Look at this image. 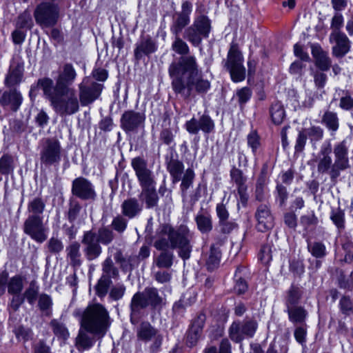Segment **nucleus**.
Wrapping results in <instances>:
<instances>
[{
	"mask_svg": "<svg viewBox=\"0 0 353 353\" xmlns=\"http://www.w3.org/2000/svg\"><path fill=\"white\" fill-rule=\"evenodd\" d=\"M169 73L172 78L173 89L176 92H182L185 87L189 90L194 88L198 92H205L210 88V81L203 79L199 73L194 57H182L179 63H172Z\"/></svg>",
	"mask_w": 353,
	"mask_h": 353,
	"instance_id": "obj_1",
	"label": "nucleus"
},
{
	"mask_svg": "<svg viewBox=\"0 0 353 353\" xmlns=\"http://www.w3.org/2000/svg\"><path fill=\"white\" fill-rule=\"evenodd\" d=\"M39 85L57 113L61 115L72 114L78 111L79 100L73 88L62 92H52V80L48 78L39 80Z\"/></svg>",
	"mask_w": 353,
	"mask_h": 353,
	"instance_id": "obj_2",
	"label": "nucleus"
},
{
	"mask_svg": "<svg viewBox=\"0 0 353 353\" xmlns=\"http://www.w3.org/2000/svg\"><path fill=\"white\" fill-rule=\"evenodd\" d=\"M154 246L158 250L179 248V255L183 259L190 256V246L189 240L185 234L175 232L168 225H162L157 234Z\"/></svg>",
	"mask_w": 353,
	"mask_h": 353,
	"instance_id": "obj_3",
	"label": "nucleus"
},
{
	"mask_svg": "<svg viewBox=\"0 0 353 353\" xmlns=\"http://www.w3.org/2000/svg\"><path fill=\"white\" fill-rule=\"evenodd\" d=\"M81 324L86 331L103 336L110 325L108 313L101 304L89 305L83 314Z\"/></svg>",
	"mask_w": 353,
	"mask_h": 353,
	"instance_id": "obj_4",
	"label": "nucleus"
},
{
	"mask_svg": "<svg viewBox=\"0 0 353 353\" xmlns=\"http://www.w3.org/2000/svg\"><path fill=\"white\" fill-rule=\"evenodd\" d=\"M211 25L209 19L203 15L195 17L192 26L185 31L184 37L194 46L201 43L202 39L208 37Z\"/></svg>",
	"mask_w": 353,
	"mask_h": 353,
	"instance_id": "obj_5",
	"label": "nucleus"
},
{
	"mask_svg": "<svg viewBox=\"0 0 353 353\" xmlns=\"http://www.w3.org/2000/svg\"><path fill=\"white\" fill-rule=\"evenodd\" d=\"M243 58L235 46H232L228 55V68L230 70L232 80L241 82L245 79V68L243 65Z\"/></svg>",
	"mask_w": 353,
	"mask_h": 353,
	"instance_id": "obj_6",
	"label": "nucleus"
},
{
	"mask_svg": "<svg viewBox=\"0 0 353 353\" xmlns=\"http://www.w3.org/2000/svg\"><path fill=\"white\" fill-rule=\"evenodd\" d=\"M256 328L257 324L254 321H248L242 323L234 322L229 329V335L233 341L239 343L246 337L253 336Z\"/></svg>",
	"mask_w": 353,
	"mask_h": 353,
	"instance_id": "obj_7",
	"label": "nucleus"
},
{
	"mask_svg": "<svg viewBox=\"0 0 353 353\" xmlns=\"http://www.w3.org/2000/svg\"><path fill=\"white\" fill-rule=\"evenodd\" d=\"M58 17V9L54 3H43L34 12L36 21L43 26L54 25Z\"/></svg>",
	"mask_w": 353,
	"mask_h": 353,
	"instance_id": "obj_8",
	"label": "nucleus"
},
{
	"mask_svg": "<svg viewBox=\"0 0 353 353\" xmlns=\"http://www.w3.org/2000/svg\"><path fill=\"white\" fill-rule=\"evenodd\" d=\"M24 231L37 242L41 243L47 239V230L43 225L42 219L37 215H32L26 221Z\"/></svg>",
	"mask_w": 353,
	"mask_h": 353,
	"instance_id": "obj_9",
	"label": "nucleus"
},
{
	"mask_svg": "<svg viewBox=\"0 0 353 353\" xmlns=\"http://www.w3.org/2000/svg\"><path fill=\"white\" fill-rule=\"evenodd\" d=\"M131 165L135 172L140 186L154 183L152 171L148 168L147 161L141 157H135L131 161Z\"/></svg>",
	"mask_w": 353,
	"mask_h": 353,
	"instance_id": "obj_10",
	"label": "nucleus"
},
{
	"mask_svg": "<svg viewBox=\"0 0 353 353\" xmlns=\"http://www.w3.org/2000/svg\"><path fill=\"white\" fill-rule=\"evenodd\" d=\"M89 79L85 78L79 85V99L82 105H87L96 100L101 94V85L92 83L89 86Z\"/></svg>",
	"mask_w": 353,
	"mask_h": 353,
	"instance_id": "obj_11",
	"label": "nucleus"
},
{
	"mask_svg": "<svg viewBox=\"0 0 353 353\" xmlns=\"http://www.w3.org/2000/svg\"><path fill=\"white\" fill-rule=\"evenodd\" d=\"M77 77L76 71L71 64H65L59 71L56 78V85L52 83V92H62L64 90L70 89L71 85Z\"/></svg>",
	"mask_w": 353,
	"mask_h": 353,
	"instance_id": "obj_12",
	"label": "nucleus"
},
{
	"mask_svg": "<svg viewBox=\"0 0 353 353\" xmlns=\"http://www.w3.org/2000/svg\"><path fill=\"white\" fill-rule=\"evenodd\" d=\"M335 157L334 163L332 165V172L336 173L348 168V148L345 141H342L335 145L334 148Z\"/></svg>",
	"mask_w": 353,
	"mask_h": 353,
	"instance_id": "obj_13",
	"label": "nucleus"
},
{
	"mask_svg": "<svg viewBox=\"0 0 353 353\" xmlns=\"http://www.w3.org/2000/svg\"><path fill=\"white\" fill-rule=\"evenodd\" d=\"M72 193L82 199H92L96 195L92 183L82 177L77 178L73 181Z\"/></svg>",
	"mask_w": 353,
	"mask_h": 353,
	"instance_id": "obj_14",
	"label": "nucleus"
},
{
	"mask_svg": "<svg viewBox=\"0 0 353 353\" xmlns=\"http://www.w3.org/2000/svg\"><path fill=\"white\" fill-rule=\"evenodd\" d=\"M161 302V298L159 296L156 289H147L144 294H136L132 300L133 307H145L148 305H156Z\"/></svg>",
	"mask_w": 353,
	"mask_h": 353,
	"instance_id": "obj_15",
	"label": "nucleus"
},
{
	"mask_svg": "<svg viewBox=\"0 0 353 353\" xmlns=\"http://www.w3.org/2000/svg\"><path fill=\"white\" fill-rule=\"evenodd\" d=\"M137 337L139 340L148 342L154 339V345L156 348L161 345L162 336L158 334V331L149 323L143 322L137 328Z\"/></svg>",
	"mask_w": 353,
	"mask_h": 353,
	"instance_id": "obj_16",
	"label": "nucleus"
},
{
	"mask_svg": "<svg viewBox=\"0 0 353 353\" xmlns=\"http://www.w3.org/2000/svg\"><path fill=\"white\" fill-rule=\"evenodd\" d=\"M331 42H335L333 47V54L337 57H342L347 54L350 50V41L343 33L334 30L330 36Z\"/></svg>",
	"mask_w": 353,
	"mask_h": 353,
	"instance_id": "obj_17",
	"label": "nucleus"
},
{
	"mask_svg": "<svg viewBox=\"0 0 353 353\" xmlns=\"http://www.w3.org/2000/svg\"><path fill=\"white\" fill-rule=\"evenodd\" d=\"M332 152L330 143L323 144L316 157L318 171L321 173L327 172L330 169L332 172V160L330 156Z\"/></svg>",
	"mask_w": 353,
	"mask_h": 353,
	"instance_id": "obj_18",
	"label": "nucleus"
},
{
	"mask_svg": "<svg viewBox=\"0 0 353 353\" xmlns=\"http://www.w3.org/2000/svg\"><path fill=\"white\" fill-rule=\"evenodd\" d=\"M83 243L85 245V254L89 260H92L99 256L101 247L98 244L97 238L91 232L85 234Z\"/></svg>",
	"mask_w": 353,
	"mask_h": 353,
	"instance_id": "obj_19",
	"label": "nucleus"
},
{
	"mask_svg": "<svg viewBox=\"0 0 353 353\" xmlns=\"http://www.w3.org/2000/svg\"><path fill=\"white\" fill-rule=\"evenodd\" d=\"M60 145L57 141H48L41 154V161L46 163H52L59 160Z\"/></svg>",
	"mask_w": 353,
	"mask_h": 353,
	"instance_id": "obj_20",
	"label": "nucleus"
},
{
	"mask_svg": "<svg viewBox=\"0 0 353 353\" xmlns=\"http://www.w3.org/2000/svg\"><path fill=\"white\" fill-rule=\"evenodd\" d=\"M257 229L263 232L273 227V217L266 206H261L256 212Z\"/></svg>",
	"mask_w": 353,
	"mask_h": 353,
	"instance_id": "obj_21",
	"label": "nucleus"
},
{
	"mask_svg": "<svg viewBox=\"0 0 353 353\" xmlns=\"http://www.w3.org/2000/svg\"><path fill=\"white\" fill-rule=\"evenodd\" d=\"M145 117L140 113L127 112L122 117V125L125 130L131 131L143 123Z\"/></svg>",
	"mask_w": 353,
	"mask_h": 353,
	"instance_id": "obj_22",
	"label": "nucleus"
},
{
	"mask_svg": "<svg viewBox=\"0 0 353 353\" xmlns=\"http://www.w3.org/2000/svg\"><path fill=\"white\" fill-rule=\"evenodd\" d=\"M156 183L145 186H141L142 191L140 199L145 201L148 208L155 206L158 201V196L156 192Z\"/></svg>",
	"mask_w": 353,
	"mask_h": 353,
	"instance_id": "obj_23",
	"label": "nucleus"
},
{
	"mask_svg": "<svg viewBox=\"0 0 353 353\" xmlns=\"http://www.w3.org/2000/svg\"><path fill=\"white\" fill-rule=\"evenodd\" d=\"M311 48L312 54L316 59V65L322 70H327L331 65L327 53L323 51L318 45H312Z\"/></svg>",
	"mask_w": 353,
	"mask_h": 353,
	"instance_id": "obj_24",
	"label": "nucleus"
},
{
	"mask_svg": "<svg viewBox=\"0 0 353 353\" xmlns=\"http://www.w3.org/2000/svg\"><path fill=\"white\" fill-rule=\"evenodd\" d=\"M21 102V94L17 90L5 92L1 100V103L3 105L9 106L14 111H16L19 108Z\"/></svg>",
	"mask_w": 353,
	"mask_h": 353,
	"instance_id": "obj_25",
	"label": "nucleus"
},
{
	"mask_svg": "<svg viewBox=\"0 0 353 353\" xmlns=\"http://www.w3.org/2000/svg\"><path fill=\"white\" fill-rule=\"evenodd\" d=\"M141 210V207L135 199H130L125 201L122 204L123 214L132 219Z\"/></svg>",
	"mask_w": 353,
	"mask_h": 353,
	"instance_id": "obj_26",
	"label": "nucleus"
},
{
	"mask_svg": "<svg viewBox=\"0 0 353 353\" xmlns=\"http://www.w3.org/2000/svg\"><path fill=\"white\" fill-rule=\"evenodd\" d=\"M290 321L293 323H302L307 316L306 310L301 306H290L288 307Z\"/></svg>",
	"mask_w": 353,
	"mask_h": 353,
	"instance_id": "obj_27",
	"label": "nucleus"
},
{
	"mask_svg": "<svg viewBox=\"0 0 353 353\" xmlns=\"http://www.w3.org/2000/svg\"><path fill=\"white\" fill-rule=\"evenodd\" d=\"M183 168V164L179 161L172 160L169 162L168 170L173 178V182L176 183L181 180Z\"/></svg>",
	"mask_w": 353,
	"mask_h": 353,
	"instance_id": "obj_28",
	"label": "nucleus"
},
{
	"mask_svg": "<svg viewBox=\"0 0 353 353\" xmlns=\"http://www.w3.org/2000/svg\"><path fill=\"white\" fill-rule=\"evenodd\" d=\"M190 17H186L180 14H177V18L173 22L170 28V31L174 35H178L182 30L189 23Z\"/></svg>",
	"mask_w": 353,
	"mask_h": 353,
	"instance_id": "obj_29",
	"label": "nucleus"
},
{
	"mask_svg": "<svg viewBox=\"0 0 353 353\" xmlns=\"http://www.w3.org/2000/svg\"><path fill=\"white\" fill-rule=\"evenodd\" d=\"M270 114L272 121L275 124H281L285 117V111L283 107L280 103H275L270 109Z\"/></svg>",
	"mask_w": 353,
	"mask_h": 353,
	"instance_id": "obj_30",
	"label": "nucleus"
},
{
	"mask_svg": "<svg viewBox=\"0 0 353 353\" xmlns=\"http://www.w3.org/2000/svg\"><path fill=\"white\" fill-rule=\"evenodd\" d=\"M22 75L23 68L21 66L18 65L16 68H12L6 79V84L12 86L19 83L21 80Z\"/></svg>",
	"mask_w": 353,
	"mask_h": 353,
	"instance_id": "obj_31",
	"label": "nucleus"
},
{
	"mask_svg": "<svg viewBox=\"0 0 353 353\" xmlns=\"http://www.w3.org/2000/svg\"><path fill=\"white\" fill-rule=\"evenodd\" d=\"M172 49L176 53L181 55H184L189 52V47L188 44L179 37V34L174 35V40L172 44Z\"/></svg>",
	"mask_w": 353,
	"mask_h": 353,
	"instance_id": "obj_32",
	"label": "nucleus"
},
{
	"mask_svg": "<svg viewBox=\"0 0 353 353\" xmlns=\"http://www.w3.org/2000/svg\"><path fill=\"white\" fill-rule=\"evenodd\" d=\"M156 50L154 43L151 40L143 41L136 48L135 55L137 57L141 56V53L150 54L154 52Z\"/></svg>",
	"mask_w": 353,
	"mask_h": 353,
	"instance_id": "obj_33",
	"label": "nucleus"
},
{
	"mask_svg": "<svg viewBox=\"0 0 353 353\" xmlns=\"http://www.w3.org/2000/svg\"><path fill=\"white\" fill-rule=\"evenodd\" d=\"M198 228L202 232H207L212 229L211 218L208 214H198L196 218Z\"/></svg>",
	"mask_w": 353,
	"mask_h": 353,
	"instance_id": "obj_34",
	"label": "nucleus"
},
{
	"mask_svg": "<svg viewBox=\"0 0 353 353\" xmlns=\"http://www.w3.org/2000/svg\"><path fill=\"white\" fill-rule=\"evenodd\" d=\"M323 121L330 130L334 132L337 130L339 121L335 113L331 112H325L323 117Z\"/></svg>",
	"mask_w": 353,
	"mask_h": 353,
	"instance_id": "obj_35",
	"label": "nucleus"
},
{
	"mask_svg": "<svg viewBox=\"0 0 353 353\" xmlns=\"http://www.w3.org/2000/svg\"><path fill=\"white\" fill-rule=\"evenodd\" d=\"M23 289V281L21 277L16 276L12 277L8 283V292L12 294H17Z\"/></svg>",
	"mask_w": 353,
	"mask_h": 353,
	"instance_id": "obj_36",
	"label": "nucleus"
},
{
	"mask_svg": "<svg viewBox=\"0 0 353 353\" xmlns=\"http://www.w3.org/2000/svg\"><path fill=\"white\" fill-rule=\"evenodd\" d=\"M202 327L196 325L194 323L188 332L187 341L190 345H194L199 339L201 334Z\"/></svg>",
	"mask_w": 353,
	"mask_h": 353,
	"instance_id": "obj_37",
	"label": "nucleus"
},
{
	"mask_svg": "<svg viewBox=\"0 0 353 353\" xmlns=\"http://www.w3.org/2000/svg\"><path fill=\"white\" fill-rule=\"evenodd\" d=\"M94 344V341L90 338L83 331H80L77 338V345L79 348L88 350Z\"/></svg>",
	"mask_w": 353,
	"mask_h": 353,
	"instance_id": "obj_38",
	"label": "nucleus"
},
{
	"mask_svg": "<svg viewBox=\"0 0 353 353\" xmlns=\"http://www.w3.org/2000/svg\"><path fill=\"white\" fill-rule=\"evenodd\" d=\"M221 253L219 250L212 248L207 261V267L209 270H214L218 267L220 263Z\"/></svg>",
	"mask_w": 353,
	"mask_h": 353,
	"instance_id": "obj_39",
	"label": "nucleus"
},
{
	"mask_svg": "<svg viewBox=\"0 0 353 353\" xmlns=\"http://www.w3.org/2000/svg\"><path fill=\"white\" fill-rule=\"evenodd\" d=\"M173 255L168 252H162L156 259V264L159 268H168L172 265Z\"/></svg>",
	"mask_w": 353,
	"mask_h": 353,
	"instance_id": "obj_40",
	"label": "nucleus"
},
{
	"mask_svg": "<svg viewBox=\"0 0 353 353\" xmlns=\"http://www.w3.org/2000/svg\"><path fill=\"white\" fill-rule=\"evenodd\" d=\"M301 297V292L298 288L292 287L289 292L287 297L286 304L287 307H290V306H296L298 303L299 299Z\"/></svg>",
	"mask_w": 353,
	"mask_h": 353,
	"instance_id": "obj_41",
	"label": "nucleus"
},
{
	"mask_svg": "<svg viewBox=\"0 0 353 353\" xmlns=\"http://www.w3.org/2000/svg\"><path fill=\"white\" fill-rule=\"evenodd\" d=\"M236 96L240 105H243L251 98L252 91L249 88L244 87L236 91Z\"/></svg>",
	"mask_w": 353,
	"mask_h": 353,
	"instance_id": "obj_42",
	"label": "nucleus"
},
{
	"mask_svg": "<svg viewBox=\"0 0 353 353\" xmlns=\"http://www.w3.org/2000/svg\"><path fill=\"white\" fill-rule=\"evenodd\" d=\"M194 178V171L192 169H188L182 178L181 188L183 191L186 190L190 187V185L192 183Z\"/></svg>",
	"mask_w": 353,
	"mask_h": 353,
	"instance_id": "obj_43",
	"label": "nucleus"
},
{
	"mask_svg": "<svg viewBox=\"0 0 353 353\" xmlns=\"http://www.w3.org/2000/svg\"><path fill=\"white\" fill-rule=\"evenodd\" d=\"M200 128L204 132H211L214 127L212 120L208 117L203 115L199 119Z\"/></svg>",
	"mask_w": 353,
	"mask_h": 353,
	"instance_id": "obj_44",
	"label": "nucleus"
},
{
	"mask_svg": "<svg viewBox=\"0 0 353 353\" xmlns=\"http://www.w3.org/2000/svg\"><path fill=\"white\" fill-rule=\"evenodd\" d=\"M45 205L39 199H34L28 205V210L35 214H41L44 210Z\"/></svg>",
	"mask_w": 353,
	"mask_h": 353,
	"instance_id": "obj_45",
	"label": "nucleus"
},
{
	"mask_svg": "<svg viewBox=\"0 0 353 353\" xmlns=\"http://www.w3.org/2000/svg\"><path fill=\"white\" fill-rule=\"evenodd\" d=\"M38 287L36 286L34 283H31L29 288L25 292L24 297L30 304H32L36 301Z\"/></svg>",
	"mask_w": 353,
	"mask_h": 353,
	"instance_id": "obj_46",
	"label": "nucleus"
},
{
	"mask_svg": "<svg viewBox=\"0 0 353 353\" xmlns=\"http://www.w3.org/2000/svg\"><path fill=\"white\" fill-rule=\"evenodd\" d=\"M259 259L261 263L268 265L272 260L271 248L268 245L263 246L259 254Z\"/></svg>",
	"mask_w": 353,
	"mask_h": 353,
	"instance_id": "obj_47",
	"label": "nucleus"
},
{
	"mask_svg": "<svg viewBox=\"0 0 353 353\" xmlns=\"http://www.w3.org/2000/svg\"><path fill=\"white\" fill-rule=\"evenodd\" d=\"M51 325L53 327L54 332L57 335H59L64 339H65L68 336V335H69L68 332L63 324L60 323L59 322H58L56 320H53L51 322Z\"/></svg>",
	"mask_w": 353,
	"mask_h": 353,
	"instance_id": "obj_48",
	"label": "nucleus"
},
{
	"mask_svg": "<svg viewBox=\"0 0 353 353\" xmlns=\"http://www.w3.org/2000/svg\"><path fill=\"white\" fill-rule=\"evenodd\" d=\"M17 23L19 28H30L32 25L30 14L24 12L19 17Z\"/></svg>",
	"mask_w": 353,
	"mask_h": 353,
	"instance_id": "obj_49",
	"label": "nucleus"
},
{
	"mask_svg": "<svg viewBox=\"0 0 353 353\" xmlns=\"http://www.w3.org/2000/svg\"><path fill=\"white\" fill-rule=\"evenodd\" d=\"M125 291L123 285H117L110 290V297L114 301L119 300L123 297Z\"/></svg>",
	"mask_w": 353,
	"mask_h": 353,
	"instance_id": "obj_50",
	"label": "nucleus"
},
{
	"mask_svg": "<svg viewBox=\"0 0 353 353\" xmlns=\"http://www.w3.org/2000/svg\"><path fill=\"white\" fill-rule=\"evenodd\" d=\"M311 253L316 257L323 256L325 254V247L320 243H315L309 247Z\"/></svg>",
	"mask_w": 353,
	"mask_h": 353,
	"instance_id": "obj_51",
	"label": "nucleus"
},
{
	"mask_svg": "<svg viewBox=\"0 0 353 353\" xmlns=\"http://www.w3.org/2000/svg\"><path fill=\"white\" fill-rule=\"evenodd\" d=\"M185 129L190 134H196L201 130L199 121L195 118L191 119L185 123Z\"/></svg>",
	"mask_w": 353,
	"mask_h": 353,
	"instance_id": "obj_52",
	"label": "nucleus"
},
{
	"mask_svg": "<svg viewBox=\"0 0 353 353\" xmlns=\"http://www.w3.org/2000/svg\"><path fill=\"white\" fill-rule=\"evenodd\" d=\"M103 272L109 276H114L117 274V270L114 268L112 261L107 259L103 265Z\"/></svg>",
	"mask_w": 353,
	"mask_h": 353,
	"instance_id": "obj_53",
	"label": "nucleus"
},
{
	"mask_svg": "<svg viewBox=\"0 0 353 353\" xmlns=\"http://www.w3.org/2000/svg\"><path fill=\"white\" fill-rule=\"evenodd\" d=\"M112 239V232L107 229H102L99 230V238L97 239L98 242L100 241L102 243H109Z\"/></svg>",
	"mask_w": 353,
	"mask_h": 353,
	"instance_id": "obj_54",
	"label": "nucleus"
},
{
	"mask_svg": "<svg viewBox=\"0 0 353 353\" xmlns=\"http://www.w3.org/2000/svg\"><path fill=\"white\" fill-rule=\"evenodd\" d=\"M248 145L254 152L259 145V138L256 132H251L248 137Z\"/></svg>",
	"mask_w": 353,
	"mask_h": 353,
	"instance_id": "obj_55",
	"label": "nucleus"
},
{
	"mask_svg": "<svg viewBox=\"0 0 353 353\" xmlns=\"http://www.w3.org/2000/svg\"><path fill=\"white\" fill-rule=\"evenodd\" d=\"M79 248L80 245L78 243H74L67 250L68 256L73 261H77V258L79 256Z\"/></svg>",
	"mask_w": 353,
	"mask_h": 353,
	"instance_id": "obj_56",
	"label": "nucleus"
},
{
	"mask_svg": "<svg viewBox=\"0 0 353 353\" xmlns=\"http://www.w3.org/2000/svg\"><path fill=\"white\" fill-rule=\"evenodd\" d=\"M16 336L19 339L27 341L32 336V332L29 329L19 327L16 331Z\"/></svg>",
	"mask_w": 353,
	"mask_h": 353,
	"instance_id": "obj_57",
	"label": "nucleus"
},
{
	"mask_svg": "<svg viewBox=\"0 0 353 353\" xmlns=\"http://www.w3.org/2000/svg\"><path fill=\"white\" fill-rule=\"evenodd\" d=\"M48 247L50 251L59 252L63 250V245L61 241L56 239H51L48 243Z\"/></svg>",
	"mask_w": 353,
	"mask_h": 353,
	"instance_id": "obj_58",
	"label": "nucleus"
},
{
	"mask_svg": "<svg viewBox=\"0 0 353 353\" xmlns=\"http://www.w3.org/2000/svg\"><path fill=\"white\" fill-rule=\"evenodd\" d=\"M309 136L312 140L319 141L323 137V130L319 127H312L309 130Z\"/></svg>",
	"mask_w": 353,
	"mask_h": 353,
	"instance_id": "obj_59",
	"label": "nucleus"
},
{
	"mask_svg": "<svg viewBox=\"0 0 353 353\" xmlns=\"http://www.w3.org/2000/svg\"><path fill=\"white\" fill-rule=\"evenodd\" d=\"M112 225L116 230L123 232L126 228V222L122 217L118 216L113 220Z\"/></svg>",
	"mask_w": 353,
	"mask_h": 353,
	"instance_id": "obj_60",
	"label": "nucleus"
},
{
	"mask_svg": "<svg viewBox=\"0 0 353 353\" xmlns=\"http://www.w3.org/2000/svg\"><path fill=\"white\" fill-rule=\"evenodd\" d=\"M340 306L343 313L347 314L352 309V303L347 297H343L340 301Z\"/></svg>",
	"mask_w": 353,
	"mask_h": 353,
	"instance_id": "obj_61",
	"label": "nucleus"
},
{
	"mask_svg": "<svg viewBox=\"0 0 353 353\" xmlns=\"http://www.w3.org/2000/svg\"><path fill=\"white\" fill-rule=\"evenodd\" d=\"M97 293L99 296H103L105 295L108 290V283L106 281L103 279L99 280L96 286Z\"/></svg>",
	"mask_w": 353,
	"mask_h": 353,
	"instance_id": "obj_62",
	"label": "nucleus"
},
{
	"mask_svg": "<svg viewBox=\"0 0 353 353\" xmlns=\"http://www.w3.org/2000/svg\"><path fill=\"white\" fill-rule=\"evenodd\" d=\"M52 304L51 299L49 296L42 294L39 297V305L41 310L48 309Z\"/></svg>",
	"mask_w": 353,
	"mask_h": 353,
	"instance_id": "obj_63",
	"label": "nucleus"
},
{
	"mask_svg": "<svg viewBox=\"0 0 353 353\" xmlns=\"http://www.w3.org/2000/svg\"><path fill=\"white\" fill-rule=\"evenodd\" d=\"M94 78L100 81H104L108 77L107 71L104 69L98 68L92 72Z\"/></svg>",
	"mask_w": 353,
	"mask_h": 353,
	"instance_id": "obj_64",
	"label": "nucleus"
}]
</instances>
